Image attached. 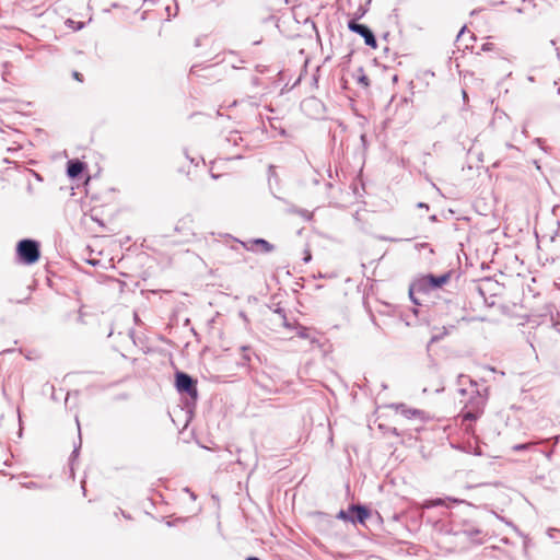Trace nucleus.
<instances>
[{"label": "nucleus", "instance_id": "f257e3e1", "mask_svg": "<svg viewBox=\"0 0 560 560\" xmlns=\"http://www.w3.org/2000/svg\"><path fill=\"white\" fill-rule=\"evenodd\" d=\"M16 255L21 262L33 265L39 260V244L33 240H22L16 245Z\"/></svg>", "mask_w": 560, "mask_h": 560}, {"label": "nucleus", "instance_id": "f03ea898", "mask_svg": "<svg viewBox=\"0 0 560 560\" xmlns=\"http://www.w3.org/2000/svg\"><path fill=\"white\" fill-rule=\"evenodd\" d=\"M175 385L178 392L188 394L191 398L196 399L198 390L196 381L184 372L176 373Z\"/></svg>", "mask_w": 560, "mask_h": 560}, {"label": "nucleus", "instance_id": "7ed1b4c3", "mask_svg": "<svg viewBox=\"0 0 560 560\" xmlns=\"http://www.w3.org/2000/svg\"><path fill=\"white\" fill-rule=\"evenodd\" d=\"M450 280V275L444 273L441 276L427 275L418 279L416 287L419 290H431L443 287Z\"/></svg>", "mask_w": 560, "mask_h": 560}, {"label": "nucleus", "instance_id": "20e7f679", "mask_svg": "<svg viewBox=\"0 0 560 560\" xmlns=\"http://www.w3.org/2000/svg\"><path fill=\"white\" fill-rule=\"evenodd\" d=\"M348 27L350 31L361 35L364 38V42L368 46H370L373 49L377 47L375 36L368 26L359 24L355 21H350L348 23Z\"/></svg>", "mask_w": 560, "mask_h": 560}, {"label": "nucleus", "instance_id": "39448f33", "mask_svg": "<svg viewBox=\"0 0 560 560\" xmlns=\"http://www.w3.org/2000/svg\"><path fill=\"white\" fill-rule=\"evenodd\" d=\"M175 231L183 236L180 240L182 242H189L196 235L194 220L190 218H183L178 220Z\"/></svg>", "mask_w": 560, "mask_h": 560}, {"label": "nucleus", "instance_id": "423d86ee", "mask_svg": "<svg viewBox=\"0 0 560 560\" xmlns=\"http://www.w3.org/2000/svg\"><path fill=\"white\" fill-rule=\"evenodd\" d=\"M84 168V164L78 160L75 161H69L67 173L69 177L75 178L78 177Z\"/></svg>", "mask_w": 560, "mask_h": 560}, {"label": "nucleus", "instance_id": "0eeeda50", "mask_svg": "<svg viewBox=\"0 0 560 560\" xmlns=\"http://www.w3.org/2000/svg\"><path fill=\"white\" fill-rule=\"evenodd\" d=\"M350 511L355 513V520L363 524L365 520L370 516V512L361 505H352Z\"/></svg>", "mask_w": 560, "mask_h": 560}, {"label": "nucleus", "instance_id": "6e6552de", "mask_svg": "<svg viewBox=\"0 0 560 560\" xmlns=\"http://www.w3.org/2000/svg\"><path fill=\"white\" fill-rule=\"evenodd\" d=\"M481 415V411L477 410V411H467V412H464L463 413V423L465 422H469V424L466 425V430H469L470 429V422L477 420L479 418V416Z\"/></svg>", "mask_w": 560, "mask_h": 560}, {"label": "nucleus", "instance_id": "1a4fd4ad", "mask_svg": "<svg viewBox=\"0 0 560 560\" xmlns=\"http://www.w3.org/2000/svg\"><path fill=\"white\" fill-rule=\"evenodd\" d=\"M480 49H481V51H493L498 58H500V59L503 58L502 52L500 51V49H498L495 47V45L493 43L487 42L481 45Z\"/></svg>", "mask_w": 560, "mask_h": 560}, {"label": "nucleus", "instance_id": "9d476101", "mask_svg": "<svg viewBox=\"0 0 560 560\" xmlns=\"http://www.w3.org/2000/svg\"><path fill=\"white\" fill-rule=\"evenodd\" d=\"M254 244L259 246L265 253H269L273 249V246L262 238L255 240Z\"/></svg>", "mask_w": 560, "mask_h": 560}, {"label": "nucleus", "instance_id": "9b49d317", "mask_svg": "<svg viewBox=\"0 0 560 560\" xmlns=\"http://www.w3.org/2000/svg\"><path fill=\"white\" fill-rule=\"evenodd\" d=\"M359 82L364 85L365 88H368L370 85V80L366 75H361L359 78Z\"/></svg>", "mask_w": 560, "mask_h": 560}, {"label": "nucleus", "instance_id": "f8f14e48", "mask_svg": "<svg viewBox=\"0 0 560 560\" xmlns=\"http://www.w3.org/2000/svg\"><path fill=\"white\" fill-rule=\"evenodd\" d=\"M72 77L74 80H77L78 82H83V75L82 73L78 72V71H73L72 73Z\"/></svg>", "mask_w": 560, "mask_h": 560}, {"label": "nucleus", "instance_id": "ddd939ff", "mask_svg": "<svg viewBox=\"0 0 560 560\" xmlns=\"http://www.w3.org/2000/svg\"><path fill=\"white\" fill-rule=\"evenodd\" d=\"M338 517L343 520V521H348L349 517L347 515V513L345 511H340L339 514H338Z\"/></svg>", "mask_w": 560, "mask_h": 560}, {"label": "nucleus", "instance_id": "4468645a", "mask_svg": "<svg viewBox=\"0 0 560 560\" xmlns=\"http://www.w3.org/2000/svg\"><path fill=\"white\" fill-rule=\"evenodd\" d=\"M443 504H444V500L443 499H436V500L431 502V505H443Z\"/></svg>", "mask_w": 560, "mask_h": 560}, {"label": "nucleus", "instance_id": "2eb2a0df", "mask_svg": "<svg viewBox=\"0 0 560 560\" xmlns=\"http://www.w3.org/2000/svg\"><path fill=\"white\" fill-rule=\"evenodd\" d=\"M304 260H305L306 262L311 260V254H310V252H308V250L306 252V256L304 257Z\"/></svg>", "mask_w": 560, "mask_h": 560}, {"label": "nucleus", "instance_id": "dca6fc26", "mask_svg": "<svg viewBox=\"0 0 560 560\" xmlns=\"http://www.w3.org/2000/svg\"><path fill=\"white\" fill-rule=\"evenodd\" d=\"M525 446L524 445H520V446H515L514 448L515 450H523Z\"/></svg>", "mask_w": 560, "mask_h": 560}, {"label": "nucleus", "instance_id": "f3484780", "mask_svg": "<svg viewBox=\"0 0 560 560\" xmlns=\"http://www.w3.org/2000/svg\"><path fill=\"white\" fill-rule=\"evenodd\" d=\"M247 560H260V559H258L256 557H249V558H247Z\"/></svg>", "mask_w": 560, "mask_h": 560}]
</instances>
